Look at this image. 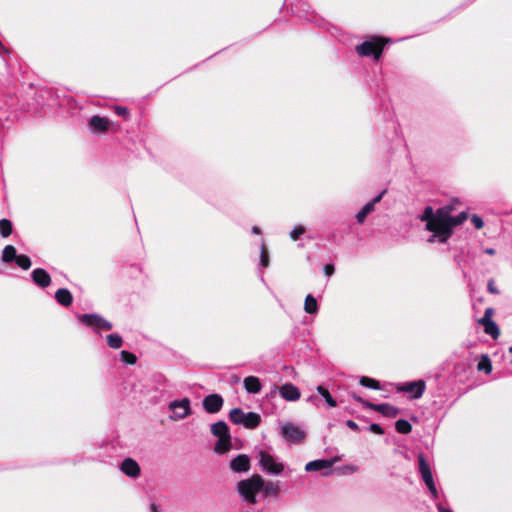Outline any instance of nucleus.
<instances>
[{
    "label": "nucleus",
    "instance_id": "a19ab883",
    "mask_svg": "<svg viewBox=\"0 0 512 512\" xmlns=\"http://www.w3.org/2000/svg\"><path fill=\"white\" fill-rule=\"evenodd\" d=\"M369 430L372 432V433H375V434H378V435H382L384 434V430L383 428L377 424V423H372L369 427Z\"/></svg>",
    "mask_w": 512,
    "mask_h": 512
},
{
    "label": "nucleus",
    "instance_id": "9b49d317",
    "mask_svg": "<svg viewBox=\"0 0 512 512\" xmlns=\"http://www.w3.org/2000/svg\"><path fill=\"white\" fill-rule=\"evenodd\" d=\"M223 397L219 394H209L202 402L203 408L207 413L215 414L219 412L223 406Z\"/></svg>",
    "mask_w": 512,
    "mask_h": 512
},
{
    "label": "nucleus",
    "instance_id": "2f4dec72",
    "mask_svg": "<svg viewBox=\"0 0 512 512\" xmlns=\"http://www.w3.org/2000/svg\"><path fill=\"white\" fill-rule=\"evenodd\" d=\"M483 328H484V332L486 334L490 335L493 339H497L500 335V330L498 328V325L494 321H491Z\"/></svg>",
    "mask_w": 512,
    "mask_h": 512
},
{
    "label": "nucleus",
    "instance_id": "7c9ffc66",
    "mask_svg": "<svg viewBox=\"0 0 512 512\" xmlns=\"http://www.w3.org/2000/svg\"><path fill=\"white\" fill-rule=\"evenodd\" d=\"M395 428L399 433L408 434L412 430V425L404 419H399L395 423Z\"/></svg>",
    "mask_w": 512,
    "mask_h": 512
},
{
    "label": "nucleus",
    "instance_id": "cd10ccee",
    "mask_svg": "<svg viewBox=\"0 0 512 512\" xmlns=\"http://www.w3.org/2000/svg\"><path fill=\"white\" fill-rule=\"evenodd\" d=\"M317 392L325 399V402L329 407H336L337 402L336 400L331 396L328 389L323 387L322 385L317 386L316 388Z\"/></svg>",
    "mask_w": 512,
    "mask_h": 512
},
{
    "label": "nucleus",
    "instance_id": "f03ea898",
    "mask_svg": "<svg viewBox=\"0 0 512 512\" xmlns=\"http://www.w3.org/2000/svg\"><path fill=\"white\" fill-rule=\"evenodd\" d=\"M262 477L254 474L248 479L241 480L237 483V491L243 501L248 504H256L257 494L262 491Z\"/></svg>",
    "mask_w": 512,
    "mask_h": 512
},
{
    "label": "nucleus",
    "instance_id": "9d476101",
    "mask_svg": "<svg viewBox=\"0 0 512 512\" xmlns=\"http://www.w3.org/2000/svg\"><path fill=\"white\" fill-rule=\"evenodd\" d=\"M169 408L173 412L172 420L184 419L191 413L190 400L188 398L170 402Z\"/></svg>",
    "mask_w": 512,
    "mask_h": 512
},
{
    "label": "nucleus",
    "instance_id": "6ab92c4d",
    "mask_svg": "<svg viewBox=\"0 0 512 512\" xmlns=\"http://www.w3.org/2000/svg\"><path fill=\"white\" fill-rule=\"evenodd\" d=\"M386 193V190H383L378 196L368 202L356 215V219L358 222H363L368 214H370L374 210L375 204L381 201L383 195Z\"/></svg>",
    "mask_w": 512,
    "mask_h": 512
},
{
    "label": "nucleus",
    "instance_id": "49530a36",
    "mask_svg": "<svg viewBox=\"0 0 512 512\" xmlns=\"http://www.w3.org/2000/svg\"><path fill=\"white\" fill-rule=\"evenodd\" d=\"M344 470H346L349 473H355L358 471V466L355 465H345L343 467Z\"/></svg>",
    "mask_w": 512,
    "mask_h": 512
},
{
    "label": "nucleus",
    "instance_id": "ddd939ff",
    "mask_svg": "<svg viewBox=\"0 0 512 512\" xmlns=\"http://www.w3.org/2000/svg\"><path fill=\"white\" fill-rule=\"evenodd\" d=\"M418 465H419V472L421 474L422 480L426 484V486H430L434 484V478L433 474L430 468L429 463L426 461L423 454L418 455Z\"/></svg>",
    "mask_w": 512,
    "mask_h": 512
},
{
    "label": "nucleus",
    "instance_id": "bb28decb",
    "mask_svg": "<svg viewBox=\"0 0 512 512\" xmlns=\"http://www.w3.org/2000/svg\"><path fill=\"white\" fill-rule=\"evenodd\" d=\"M231 447V437L226 436L223 438H219L215 445V451L217 453L227 452Z\"/></svg>",
    "mask_w": 512,
    "mask_h": 512
},
{
    "label": "nucleus",
    "instance_id": "473e14b6",
    "mask_svg": "<svg viewBox=\"0 0 512 512\" xmlns=\"http://www.w3.org/2000/svg\"><path fill=\"white\" fill-rule=\"evenodd\" d=\"M359 383L361 386H364L367 388H371V389H375V390L380 389V383L377 380L366 377V376H362L359 379Z\"/></svg>",
    "mask_w": 512,
    "mask_h": 512
},
{
    "label": "nucleus",
    "instance_id": "72a5a7b5",
    "mask_svg": "<svg viewBox=\"0 0 512 512\" xmlns=\"http://www.w3.org/2000/svg\"><path fill=\"white\" fill-rule=\"evenodd\" d=\"M15 263L19 268L23 270H28L32 264L31 259L24 254L18 255V257L15 260Z\"/></svg>",
    "mask_w": 512,
    "mask_h": 512
},
{
    "label": "nucleus",
    "instance_id": "f704fd0d",
    "mask_svg": "<svg viewBox=\"0 0 512 512\" xmlns=\"http://www.w3.org/2000/svg\"><path fill=\"white\" fill-rule=\"evenodd\" d=\"M494 313L493 308L488 307L486 308L483 317L478 319V323L482 325L483 327L486 326L488 323H490L492 320V315Z\"/></svg>",
    "mask_w": 512,
    "mask_h": 512
},
{
    "label": "nucleus",
    "instance_id": "aec40b11",
    "mask_svg": "<svg viewBox=\"0 0 512 512\" xmlns=\"http://www.w3.org/2000/svg\"><path fill=\"white\" fill-rule=\"evenodd\" d=\"M332 464H333V462L330 460H325V459L314 460V461L308 462L305 465V470L307 472H315V471H320L323 469L329 470L332 467Z\"/></svg>",
    "mask_w": 512,
    "mask_h": 512
},
{
    "label": "nucleus",
    "instance_id": "c756f323",
    "mask_svg": "<svg viewBox=\"0 0 512 512\" xmlns=\"http://www.w3.org/2000/svg\"><path fill=\"white\" fill-rule=\"evenodd\" d=\"M259 265L262 268H266V267L269 266V253H268V250H267L263 240H261V245H260V262H259Z\"/></svg>",
    "mask_w": 512,
    "mask_h": 512
},
{
    "label": "nucleus",
    "instance_id": "a18cd8bd",
    "mask_svg": "<svg viewBox=\"0 0 512 512\" xmlns=\"http://www.w3.org/2000/svg\"><path fill=\"white\" fill-rule=\"evenodd\" d=\"M471 222L472 224H484L483 219L476 214L471 216Z\"/></svg>",
    "mask_w": 512,
    "mask_h": 512
},
{
    "label": "nucleus",
    "instance_id": "39448f33",
    "mask_svg": "<svg viewBox=\"0 0 512 512\" xmlns=\"http://www.w3.org/2000/svg\"><path fill=\"white\" fill-rule=\"evenodd\" d=\"M388 39L383 37H374L370 40L364 41L356 47V51L361 56H373L376 60L382 55L385 44Z\"/></svg>",
    "mask_w": 512,
    "mask_h": 512
},
{
    "label": "nucleus",
    "instance_id": "37998d69",
    "mask_svg": "<svg viewBox=\"0 0 512 512\" xmlns=\"http://www.w3.org/2000/svg\"><path fill=\"white\" fill-rule=\"evenodd\" d=\"M427 488L430 491L432 498L436 499L438 497V490L436 488L435 483L430 485V486H428Z\"/></svg>",
    "mask_w": 512,
    "mask_h": 512
},
{
    "label": "nucleus",
    "instance_id": "0eeeda50",
    "mask_svg": "<svg viewBox=\"0 0 512 512\" xmlns=\"http://www.w3.org/2000/svg\"><path fill=\"white\" fill-rule=\"evenodd\" d=\"M78 320L85 326L93 328L95 331L105 330L109 331L113 328L111 322L103 318L99 314H81L78 316Z\"/></svg>",
    "mask_w": 512,
    "mask_h": 512
},
{
    "label": "nucleus",
    "instance_id": "3c124183",
    "mask_svg": "<svg viewBox=\"0 0 512 512\" xmlns=\"http://www.w3.org/2000/svg\"><path fill=\"white\" fill-rule=\"evenodd\" d=\"M252 233L253 234H260L261 233L260 228L258 226H253Z\"/></svg>",
    "mask_w": 512,
    "mask_h": 512
},
{
    "label": "nucleus",
    "instance_id": "b1692460",
    "mask_svg": "<svg viewBox=\"0 0 512 512\" xmlns=\"http://www.w3.org/2000/svg\"><path fill=\"white\" fill-rule=\"evenodd\" d=\"M262 491L266 496H277L280 493L279 483L276 481H264L262 478Z\"/></svg>",
    "mask_w": 512,
    "mask_h": 512
},
{
    "label": "nucleus",
    "instance_id": "603ef678",
    "mask_svg": "<svg viewBox=\"0 0 512 512\" xmlns=\"http://www.w3.org/2000/svg\"><path fill=\"white\" fill-rule=\"evenodd\" d=\"M485 253L489 254V255H494L495 254V250L493 248H487V249H485Z\"/></svg>",
    "mask_w": 512,
    "mask_h": 512
},
{
    "label": "nucleus",
    "instance_id": "4c0bfd02",
    "mask_svg": "<svg viewBox=\"0 0 512 512\" xmlns=\"http://www.w3.org/2000/svg\"><path fill=\"white\" fill-rule=\"evenodd\" d=\"M305 232L304 226H296L291 232L290 237L292 240H297Z\"/></svg>",
    "mask_w": 512,
    "mask_h": 512
},
{
    "label": "nucleus",
    "instance_id": "f8f14e48",
    "mask_svg": "<svg viewBox=\"0 0 512 512\" xmlns=\"http://www.w3.org/2000/svg\"><path fill=\"white\" fill-rule=\"evenodd\" d=\"M120 470L123 474L130 478H137L140 475L141 469L136 460L128 457L125 458L120 464Z\"/></svg>",
    "mask_w": 512,
    "mask_h": 512
},
{
    "label": "nucleus",
    "instance_id": "864d4df0",
    "mask_svg": "<svg viewBox=\"0 0 512 512\" xmlns=\"http://www.w3.org/2000/svg\"><path fill=\"white\" fill-rule=\"evenodd\" d=\"M150 511H151V512H158V507H157V505H156V504H154V503H153V504H151V505H150Z\"/></svg>",
    "mask_w": 512,
    "mask_h": 512
},
{
    "label": "nucleus",
    "instance_id": "dca6fc26",
    "mask_svg": "<svg viewBox=\"0 0 512 512\" xmlns=\"http://www.w3.org/2000/svg\"><path fill=\"white\" fill-rule=\"evenodd\" d=\"M31 277L35 285L39 286L40 288H47L50 286L52 279L49 273L42 269V268H36L31 272Z\"/></svg>",
    "mask_w": 512,
    "mask_h": 512
},
{
    "label": "nucleus",
    "instance_id": "de8ad7c7",
    "mask_svg": "<svg viewBox=\"0 0 512 512\" xmlns=\"http://www.w3.org/2000/svg\"><path fill=\"white\" fill-rule=\"evenodd\" d=\"M346 425H347L350 429H352V430H354V431H357V430L359 429L358 424H357L356 422H354L353 420H348V421L346 422Z\"/></svg>",
    "mask_w": 512,
    "mask_h": 512
},
{
    "label": "nucleus",
    "instance_id": "c03bdc74",
    "mask_svg": "<svg viewBox=\"0 0 512 512\" xmlns=\"http://www.w3.org/2000/svg\"><path fill=\"white\" fill-rule=\"evenodd\" d=\"M351 396H352V398H353L355 401H357V402L361 403V404H362L363 406H365V407H366V403H370L369 401L364 400L362 397H360V396L356 395L355 393L351 394Z\"/></svg>",
    "mask_w": 512,
    "mask_h": 512
},
{
    "label": "nucleus",
    "instance_id": "09e8293b",
    "mask_svg": "<svg viewBox=\"0 0 512 512\" xmlns=\"http://www.w3.org/2000/svg\"><path fill=\"white\" fill-rule=\"evenodd\" d=\"M436 508L438 512H453L450 508H446L440 503L436 504Z\"/></svg>",
    "mask_w": 512,
    "mask_h": 512
},
{
    "label": "nucleus",
    "instance_id": "20e7f679",
    "mask_svg": "<svg viewBox=\"0 0 512 512\" xmlns=\"http://www.w3.org/2000/svg\"><path fill=\"white\" fill-rule=\"evenodd\" d=\"M453 226H424L422 239L428 243H444L452 235Z\"/></svg>",
    "mask_w": 512,
    "mask_h": 512
},
{
    "label": "nucleus",
    "instance_id": "393cba45",
    "mask_svg": "<svg viewBox=\"0 0 512 512\" xmlns=\"http://www.w3.org/2000/svg\"><path fill=\"white\" fill-rule=\"evenodd\" d=\"M18 257L16 248L13 245H7L4 247L1 255V260L3 263L9 264L16 260Z\"/></svg>",
    "mask_w": 512,
    "mask_h": 512
},
{
    "label": "nucleus",
    "instance_id": "a211bd4d",
    "mask_svg": "<svg viewBox=\"0 0 512 512\" xmlns=\"http://www.w3.org/2000/svg\"><path fill=\"white\" fill-rule=\"evenodd\" d=\"M280 395L286 401H297L301 397L300 390L291 383H286L280 387Z\"/></svg>",
    "mask_w": 512,
    "mask_h": 512
},
{
    "label": "nucleus",
    "instance_id": "ea45409f",
    "mask_svg": "<svg viewBox=\"0 0 512 512\" xmlns=\"http://www.w3.org/2000/svg\"><path fill=\"white\" fill-rule=\"evenodd\" d=\"M323 271H324L325 276L331 277L335 272V267L333 264L329 263V264L324 265Z\"/></svg>",
    "mask_w": 512,
    "mask_h": 512
},
{
    "label": "nucleus",
    "instance_id": "2eb2a0df",
    "mask_svg": "<svg viewBox=\"0 0 512 512\" xmlns=\"http://www.w3.org/2000/svg\"><path fill=\"white\" fill-rule=\"evenodd\" d=\"M366 407L371 410L377 411L381 413L385 417L394 418L399 414V409L391 404L382 403V404H374V403H366Z\"/></svg>",
    "mask_w": 512,
    "mask_h": 512
},
{
    "label": "nucleus",
    "instance_id": "13d9d810",
    "mask_svg": "<svg viewBox=\"0 0 512 512\" xmlns=\"http://www.w3.org/2000/svg\"><path fill=\"white\" fill-rule=\"evenodd\" d=\"M509 350H510V352H512V347Z\"/></svg>",
    "mask_w": 512,
    "mask_h": 512
},
{
    "label": "nucleus",
    "instance_id": "f3484780",
    "mask_svg": "<svg viewBox=\"0 0 512 512\" xmlns=\"http://www.w3.org/2000/svg\"><path fill=\"white\" fill-rule=\"evenodd\" d=\"M230 469L233 472L241 473L247 472L250 469V459L245 454H240L236 456L230 462Z\"/></svg>",
    "mask_w": 512,
    "mask_h": 512
},
{
    "label": "nucleus",
    "instance_id": "c85d7f7f",
    "mask_svg": "<svg viewBox=\"0 0 512 512\" xmlns=\"http://www.w3.org/2000/svg\"><path fill=\"white\" fill-rule=\"evenodd\" d=\"M107 344L112 349H119L123 344V339L119 334H109L106 337Z\"/></svg>",
    "mask_w": 512,
    "mask_h": 512
},
{
    "label": "nucleus",
    "instance_id": "1a4fd4ad",
    "mask_svg": "<svg viewBox=\"0 0 512 512\" xmlns=\"http://www.w3.org/2000/svg\"><path fill=\"white\" fill-rule=\"evenodd\" d=\"M397 391L412 394L413 399H419L423 396L426 383L424 380L401 383L396 386Z\"/></svg>",
    "mask_w": 512,
    "mask_h": 512
},
{
    "label": "nucleus",
    "instance_id": "f257e3e1",
    "mask_svg": "<svg viewBox=\"0 0 512 512\" xmlns=\"http://www.w3.org/2000/svg\"><path fill=\"white\" fill-rule=\"evenodd\" d=\"M458 204V200H453L436 212H434L431 206H427L423 214L418 218L421 222H426V224H463L468 219V213L466 211H462L456 216L452 215Z\"/></svg>",
    "mask_w": 512,
    "mask_h": 512
},
{
    "label": "nucleus",
    "instance_id": "412c9836",
    "mask_svg": "<svg viewBox=\"0 0 512 512\" xmlns=\"http://www.w3.org/2000/svg\"><path fill=\"white\" fill-rule=\"evenodd\" d=\"M243 385L245 390L250 394H257L262 388L260 380L255 376L246 377L243 381Z\"/></svg>",
    "mask_w": 512,
    "mask_h": 512
},
{
    "label": "nucleus",
    "instance_id": "4468645a",
    "mask_svg": "<svg viewBox=\"0 0 512 512\" xmlns=\"http://www.w3.org/2000/svg\"><path fill=\"white\" fill-rule=\"evenodd\" d=\"M88 125L93 133H105L110 128V121L106 117L94 115L89 119Z\"/></svg>",
    "mask_w": 512,
    "mask_h": 512
},
{
    "label": "nucleus",
    "instance_id": "8fccbe9b",
    "mask_svg": "<svg viewBox=\"0 0 512 512\" xmlns=\"http://www.w3.org/2000/svg\"><path fill=\"white\" fill-rule=\"evenodd\" d=\"M488 290H489L491 293H494V294H497V293H498L497 289L494 287L493 281H490V282L488 283Z\"/></svg>",
    "mask_w": 512,
    "mask_h": 512
},
{
    "label": "nucleus",
    "instance_id": "7ed1b4c3",
    "mask_svg": "<svg viewBox=\"0 0 512 512\" xmlns=\"http://www.w3.org/2000/svg\"><path fill=\"white\" fill-rule=\"evenodd\" d=\"M229 419L232 423L243 425L247 429H255L261 422V416L258 413H245L240 408H233L229 413Z\"/></svg>",
    "mask_w": 512,
    "mask_h": 512
},
{
    "label": "nucleus",
    "instance_id": "423d86ee",
    "mask_svg": "<svg viewBox=\"0 0 512 512\" xmlns=\"http://www.w3.org/2000/svg\"><path fill=\"white\" fill-rule=\"evenodd\" d=\"M258 462L262 470L271 475H279L284 470V464L278 462L274 456L266 451H259Z\"/></svg>",
    "mask_w": 512,
    "mask_h": 512
},
{
    "label": "nucleus",
    "instance_id": "79ce46f5",
    "mask_svg": "<svg viewBox=\"0 0 512 512\" xmlns=\"http://www.w3.org/2000/svg\"><path fill=\"white\" fill-rule=\"evenodd\" d=\"M13 226H0V234L6 238L11 235Z\"/></svg>",
    "mask_w": 512,
    "mask_h": 512
},
{
    "label": "nucleus",
    "instance_id": "5701e85b",
    "mask_svg": "<svg viewBox=\"0 0 512 512\" xmlns=\"http://www.w3.org/2000/svg\"><path fill=\"white\" fill-rule=\"evenodd\" d=\"M211 433L218 438L230 436L228 426L224 421H218L212 424Z\"/></svg>",
    "mask_w": 512,
    "mask_h": 512
},
{
    "label": "nucleus",
    "instance_id": "6e6d98bb",
    "mask_svg": "<svg viewBox=\"0 0 512 512\" xmlns=\"http://www.w3.org/2000/svg\"><path fill=\"white\" fill-rule=\"evenodd\" d=\"M307 402H311L313 403L315 401V396H309L307 399H306Z\"/></svg>",
    "mask_w": 512,
    "mask_h": 512
},
{
    "label": "nucleus",
    "instance_id": "e433bc0d",
    "mask_svg": "<svg viewBox=\"0 0 512 512\" xmlns=\"http://www.w3.org/2000/svg\"><path fill=\"white\" fill-rule=\"evenodd\" d=\"M478 370H483L485 371L486 373H490L491 370H492V366H491V363L489 361V359L487 357L484 358L483 361H481L479 364H478Z\"/></svg>",
    "mask_w": 512,
    "mask_h": 512
},
{
    "label": "nucleus",
    "instance_id": "58836bf2",
    "mask_svg": "<svg viewBox=\"0 0 512 512\" xmlns=\"http://www.w3.org/2000/svg\"><path fill=\"white\" fill-rule=\"evenodd\" d=\"M114 112L118 115V116H121L125 119H128L129 117V111L126 107L124 106H115L114 107Z\"/></svg>",
    "mask_w": 512,
    "mask_h": 512
},
{
    "label": "nucleus",
    "instance_id": "4d7b16f0",
    "mask_svg": "<svg viewBox=\"0 0 512 512\" xmlns=\"http://www.w3.org/2000/svg\"><path fill=\"white\" fill-rule=\"evenodd\" d=\"M0 48H4V46H3V44H2V42H1V41H0Z\"/></svg>",
    "mask_w": 512,
    "mask_h": 512
},
{
    "label": "nucleus",
    "instance_id": "5fc2aeb1",
    "mask_svg": "<svg viewBox=\"0 0 512 512\" xmlns=\"http://www.w3.org/2000/svg\"><path fill=\"white\" fill-rule=\"evenodd\" d=\"M0 224H12V222L6 218L0 219Z\"/></svg>",
    "mask_w": 512,
    "mask_h": 512
},
{
    "label": "nucleus",
    "instance_id": "4be33fe9",
    "mask_svg": "<svg viewBox=\"0 0 512 512\" xmlns=\"http://www.w3.org/2000/svg\"><path fill=\"white\" fill-rule=\"evenodd\" d=\"M55 299L56 301L65 306L68 307L73 302V296L71 292L66 288H60L55 292Z\"/></svg>",
    "mask_w": 512,
    "mask_h": 512
},
{
    "label": "nucleus",
    "instance_id": "6e6552de",
    "mask_svg": "<svg viewBox=\"0 0 512 512\" xmlns=\"http://www.w3.org/2000/svg\"><path fill=\"white\" fill-rule=\"evenodd\" d=\"M280 434L290 444L302 443L306 437V433L299 426L292 423L281 424Z\"/></svg>",
    "mask_w": 512,
    "mask_h": 512
},
{
    "label": "nucleus",
    "instance_id": "a878e982",
    "mask_svg": "<svg viewBox=\"0 0 512 512\" xmlns=\"http://www.w3.org/2000/svg\"><path fill=\"white\" fill-rule=\"evenodd\" d=\"M304 310L308 314H316L318 312V303L316 298L308 294L305 298Z\"/></svg>",
    "mask_w": 512,
    "mask_h": 512
},
{
    "label": "nucleus",
    "instance_id": "c9c22d12",
    "mask_svg": "<svg viewBox=\"0 0 512 512\" xmlns=\"http://www.w3.org/2000/svg\"><path fill=\"white\" fill-rule=\"evenodd\" d=\"M120 359L122 362H124L126 364H135L137 361V358L133 353H130L125 350L121 351Z\"/></svg>",
    "mask_w": 512,
    "mask_h": 512
}]
</instances>
